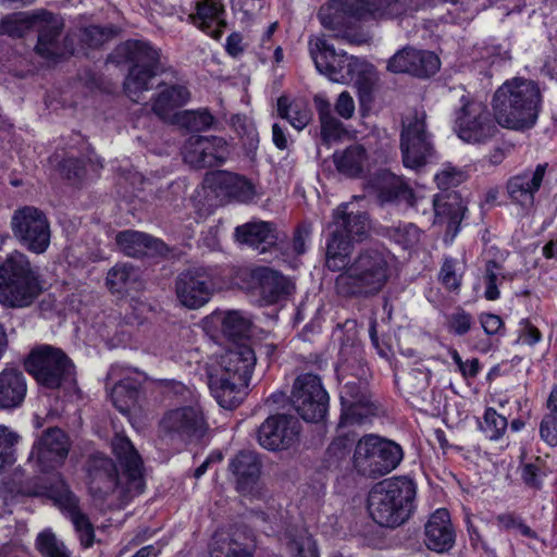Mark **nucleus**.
Here are the masks:
<instances>
[{"label":"nucleus","instance_id":"f257e3e1","mask_svg":"<svg viewBox=\"0 0 557 557\" xmlns=\"http://www.w3.org/2000/svg\"><path fill=\"white\" fill-rule=\"evenodd\" d=\"M326 267L341 271L335 280L336 294L344 298H369L377 295L391 276L387 253L380 248L360 250L350 258L351 244L346 237L330 235Z\"/></svg>","mask_w":557,"mask_h":557},{"label":"nucleus","instance_id":"f03ea898","mask_svg":"<svg viewBox=\"0 0 557 557\" xmlns=\"http://www.w3.org/2000/svg\"><path fill=\"white\" fill-rule=\"evenodd\" d=\"M541 104L542 95L537 84L521 77L506 81L496 89L492 100L496 122L510 129L534 126Z\"/></svg>","mask_w":557,"mask_h":557},{"label":"nucleus","instance_id":"7ed1b4c3","mask_svg":"<svg viewBox=\"0 0 557 557\" xmlns=\"http://www.w3.org/2000/svg\"><path fill=\"white\" fill-rule=\"evenodd\" d=\"M256 361L253 349L245 343L234 345L221 356V370L210 376L209 383L221 407L233 409L244 400Z\"/></svg>","mask_w":557,"mask_h":557},{"label":"nucleus","instance_id":"20e7f679","mask_svg":"<svg viewBox=\"0 0 557 557\" xmlns=\"http://www.w3.org/2000/svg\"><path fill=\"white\" fill-rule=\"evenodd\" d=\"M416 484L399 476L375 484L368 496V511L380 525L396 528L406 522L414 508Z\"/></svg>","mask_w":557,"mask_h":557},{"label":"nucleus","instance_id":"39448f33","mask_svg":"<svg viewBox=\"0 0 557 557\" xmlns=\"http://www.w3.org/2000/svg\"><path fill=\"white\" fill-rule=\"evenodd\" d=\"M408 5L409 0H331L320 8L319 18L335 37H345L352 18L395 17L406 12Z\"/></svg>","mask_w":557,"mask_h":557},{"label":"nucleus","instance_id":"423d86ee","mask_svg":"<svg viewBox=\"0 0 557 557\" xmlns=\"http://www.w3.org/2000/svg\"><path fill=\"white\" fill-rule=\"evenodd\" d=\"M36 28L38 41L36 52L48 60H55L63 54L59 37L63 29L60 16L46 10L32 12H14L0 20V33L10 37L20 38Z\"/></svg>","mask_w":557,"mask_h":557},{"label":"nucleus","instance_id":"0eeeda50","mask_svg":"<svg viewBox=\"0 0 557 557\" xmlns=\"http://www.w3.org/2000/svg\"><path fill=\"white\" fill-rule=\"evenodd\" d=\"M0 301L10 307L30 305L41 290L37 271L17 250L0 263Z\"/></svg>","mask_w":557,"mask_h":557},{"label":"nucleus","instance_id":"6e6552de","mask_svg":"<svg viewBox=\"0 0 557 557\" xmlns=\"http://www.w3.org/2000/svg\"><path fill=\"white\" fill-rule=\"evenodd\" d=\"M309 52L318 72L334 83L348 84L372 73L369 63L346 52H336L322 36L310 38Z\"/></svg>","mask_w":557,"mask_h":557},{"label":"nucleus","instance_id":"1a4fd4ad","mask_svg":"<svg viewBox=\"0 0 557 557\" xmlns=\"http://www.w3.org/2000/svg\"><path fill=\"white\" fill-rule=\"evenodd\" d=\"M122 49L133 64L124 81V89L132 101L138 102L141 94L152 87V79L160 70V50L143 40H128Z\"/></svg>","mask_w":557,"mask_h":557},{"label":"nucleus","instance_id":"9d476101","mask_svg":"<svg viewBox=\"0 0 557 557\" xmlns=\"http://www.w3.org/2000/svg\"><path fill=\"white\" fill-rule=\"evenodd\" d=\"M401 459L403 449L398 444L368 434L356 444L354 467L362 475L376 478L394 470Z\"/></svg>","mask_w":557,"mask_h":557},{"label":"nucleus","instance_id":"9b49d317","mask_svg":"<svg viewBox=\"0 0 557 557\" xmlns=\"http://www.w3.org/2000/svg\"><path fill=\"white\" fill-rule=\"evenodd\" d=\"M11 230L14 237L27 250L44 253L51 238L48 218L36 207L25 206L14 211L11 218Z\"/></svg>","mask_w":557,"mask_h":557},{"label":"nucleus","instance_id":"f8f14e48","mask_svg":"<svg viewBox=\"0 0 557 557\" xmlns=\"http://www.w3.org/2000/svg\"><path fill=\"white\" fill-rule=\"evenodd\" d=\"M460 96V108L456 112L455 129L458 137L471 144L485 141L493 136L494 126L486 106L472 100L462 88L455 89Z\"/></svg>","mask_w":557,"mask_h":557},{"label":"nucleus","instance_id":"ddd939ff","mask_svg":"<svg viewBox=\"0 0 557 557\" xmlns=\"http://www.w3.org/2000/svg\"><path fill=\"white\" fill-rule=\"evenodd\" d=\"M425 119L424 111H417L403 122L400 148L406 168L419 169L435 154L431 135L425 129Z\"/></svg>","mask_w":557,"mask_h":557},{"label":"nucleus","instance_id":"4468645a","mask_svg":"<svg viewBox=\"0 0 557 557\" xmlns=\"http://www.w3.org/2000/svg\"><path fill=\"white\" fill-rule=\"evenodd\" d=\"M290 403L305 421L319 422L327 412L329 394L318 375L305 373L293 384Z\"/></svg>","mask_w":557,"mask_h":557},{"label":"nucleus","instance_id":"2eb2a0df","mask_svg":"<svg viewBox=\"0 0 557 557\" xmlns=\"http://www.w3.org/2000/svg\"><path fill=\"white\" fill-rule=\"evenodd\" d=\"M25 367L38 384L58 388L70 375L72 363L61 349L44 345L30 352Z\"/></svg>","mask_w":557,"mask_h":557},{"label":"nucleus","instance_id":"dca6fc26","mask_svg":"<svg viewBox=\"0 0 557 557\" xmlns=\"http://www.w3.org/2000/svg\"><path fill=\"white\" fill-rule=\"evenodd\" d=\"M220 273L210 267H194L181 273L176 280V296L189 309H198L210 299Z\"/></svg>","mask_w":557,"mask_h":557},{"label":"nucleus","instance_id":"f3484780","mask_svg":"<svg viewBox=\"0 0 557 557\" xmlns=\"http://www.w3.org/2000/svg\"><path fill=\"white\" fill-rule=\"evenodd\" d=\"M164 438L186 443L206 430L203 413L198 404L168 410L159 423Z\"/></svg>","mask_w":557,"mask_h":557},{"label":"nucleus","instance_id":"a211bd4d","mask_svg":"<svg viewBox=\"0 0 557 557\" xmlns=\"http://www.w3.org/2000/svg\"><path fill=\"white\" fill-rule=\"evenodd\" d=\"M46 494L71 520L83 547L89 548L95 542V531L88 517L78 507V499L69 490L63 480H58L47 488Z\"/></svg>","mask_w":557,"mask_h":557},{"label":"nucleus","instance_id":"6ab92c4d","mask_svg":"<svg viewBox=\"0 0 557 557\" xmlns=\"http://www.w3.org/2000/svg\"><path fill=\"white\" fill-rule=\"evenodd\" d=\"M70 450L67 435L59 428L48 429L34 443L29 460L46 472L60 467Z\"/></svg>","mask_w":557,"mask_h":557},{"label":"nucleus","instance_id":"aec40b11","mask_svg":"<svg viewBox=\"0 0 557 557\" xmlns=\"http://www.w3.org/2000/svg\"><path fill=\"white\" fill-rule=\"evenodd\" d=\"M300 424L294 417L276 414L269 417L258 430L259 444L268 450L285 449L298 438Z\"/></svg>","mask_w":557,"mask_h":557},{"label":"nucleus","instance_id":"412c9836","mask_svg":"<svg viewBox=\"0 0 557 557\" xmlns=\"http://www.w3.org/2000/svg\"><path fill=\"white\" fill-rule=\"evenodd\" d=\"M89 491L99 498L117 493L119 498L133 497L136 494L128 493L127 482L122 485L114 462L104 456L94 457L89 469Z\"/></svg>","mask_w":557,"mask_h":557},{"label":"nucleus","instance_id":"4be33fe9","mask_svg":"<svg viewBox=\"0 0 557 557\" xmlns=\"http://www.w3.org/2000/svg\"><path fill=\"white\" fill-rule=\"evenodd\" d=\"M144 374L121 366H114L108 373V381L113 384L110 398L113 406L122 413H127L136 403L138 388L144 382Z\"/></svg>","mask_w":557,"mask_h":557},{"label":"nucleus","instance_id":"5701e85b","mask_svg":"<svg viewBox=\"0 0 557 557\" xmlns=\"http://www.w3.org/2000/svg\"><path fill=\"white\" fill-rule=\"evenodd\" d=\"M547 169V163H540L535 168H527L509 177L506 183V191L511 202L523 209L532 208Z\"/></svg>","mask_w":557,"mask_h":557},{"label":"nucleus","instance_id":"b1692460","mask_svg":"<svg viewBox=\"0 0 557 557\" xmlns=\"http://www.w3.org/2000/svg\"><path fill=\"white\" fill-rule=\"evenodd\" d=\"M187 22L209 37L220 40L227 26L226 9L222 0H197Z\"/></svg>","mask_w":557,"mask_h":557},{"label":"nucleus","instance_id":"393cba45","mask_svg":"<svg viewBox=\"0 0 557 557\" xmlns=\"http://www.w3.org/2000/svg\"><path fill=\"white\" fill-rule=\"evenodd\" d=\"M255 539L240 528L222 530L213 535L210 544L211 557H252Z\"/></svg>","mask_w":557,"mask_h":557},{"label":"nucleus","instance_id":"a878e982","mask_svg":"<svg viewBox=\"0 0 557 557\" xmlns=\"http://www.w3.org/2000/svg\"><path fill=\"white\" fill-rule=\"evenodd\" d=\"M367 187L382 203L405 202L413 206L416 201L412 189L405 181L386 170L371 176Z\"/></svg>","mask_w":557,"mask_h":557},{"label":"nucleus","instance_id":"bb28decb","mask_svg":"<svg viewBox=\"0 0 557 557\" xmlns=\"http://www.w3.org/2000/svg\"><path fill=\"white\" fill-rule=\"evenodd\" d=\"M112 450L123 467L128 493H143V462L132 442L126 436L116 434L112 441Z\"/></svg>","mask_w":557,"mask_h":557},{"label":"nucleus","instance_id":"cd10ccee","mask_svg":"<svg viewBox=\"0 0 557 557\" xmlns=\"http://www.w3.org/2000/svg\"><path fill=\"white\" fill-rule=\"evenodd\" d=\"M424 543L436 553L450 550L456 543V531L447 509L435 510L424 525Z\"/></svg>","mask_w":557,"mask_h":557},{"label":"nucleus","instance_id":"c85d7f7f","mask_svg":"<svg viewBox=\"0 0 557 557\" xmlns=\"http://www.w3.org/2000/svg\"><path fill=\"white\" fill-rule=\"evenodd\" d=\"M335 169L349 178H358L370 172L373 158L370 151L361 144H351L333 154Z\"/></svg>","mask_w":557,"mask_h":557},{"label":"nucleus","instance_id":"c756f323","mask_svg":"<svg viewBox=\"0 0 557 557\" xmlns=\"http://www.w3.org/2000/svg\"><path fill=\"white\" fill-rule=\"evenodd\" d=\"M228 469L235 478L237 491L242 494H252L261 473V461L257 454L249 450L239 451L231 459Z\"/></svg>","mask_w":557,"mask_h":557},{"label":"nucleus","instance_id":"7c9ffc66","mask_svg":"<svg viewBox=\"0 0 557 557\" xmlns=\"http://www.w3.org/2000/svg\"><path fill=\"white\" fill-rule=\"evenodd\" d=\"M349 205L342 203L333 212V222L329 225L330 235L346 237L349 242L366 234L369 222L366 213L348 211Z\"/></svg>","mask_w":557,"mask_h":557},{"label":"nucleus","instance_id":"2f4dec72","mask_svg":"<svg viewBox=\"0 0 557 557\" xmlns=\"http://www.w3.org/2000/svg\"><path fill=\"white\" fill-rule=\"evenodd\" d=\"M115 243L119 249L128 257L154 256L164 252V244L148 234L127 230L116 234Z\"/></svg>","mask_w":557,"mask_h":557},{"label":"nucleus","instance_id":"473e14b6","mask_svg":"<svg viewBox=\"0 0 557 557\" xmlns=\"http://www.w3.org/2000/svg\"><path fill=\"white\" fill-rule=\"evenodd\" d=\"M252 278L258 284L259 295L267 304L278 301L293 289V284L286 276L267 267L253 270Z\"/></svg>","mask_w":557,"mask_h":557},{"label":"nucleus","instance_id":"72a5a7b5","mask_svg":"<svg viewBox=\"0 0 557 557\" xmlns=\"http://www.w3.org/2000/svg\"><path fill=\"white\" fill-rule=\"evenodd\" d=\"M207 182L212 184L219 193L239 202H248L256 196L255 185L249 180L231 172L211 173Z\"/></svg>","mask_w":557,"mask_h":557},{"label":"nucleus","instance_id":"f704fd0d","mask_svg":"<svg viewBox=\"0 0 557 557\" xmlns=\"http://www.w3.org/2000/svg\"><path fill=\"white\" fill-rule=\"evenodd\" d=\"M27 393L25 375L15 368H4L0 372V409L20 407Z\"/></svg>","mask_w":557,"mask_h":557},{"label":"nucleus","instance_id":"c9c22d12","mask_svg":"<svg viewBox=\"0 0 557 557\" xmlns=\"http://www.w3.org/2000/svg\"><path fill=\"white\" fill-rule=\"evenodd\" d=\"M235 238L238 243L247 245L261 253L265 252L276 240L272 225L263 221L248 222L237 226Z\"/></svg>","mask_w":557,"mask_h":557},{"label":"nucleus","instance_id":"e433bc0d","mask_svg":"<svg viewBox=\"0 0 557 557\" xmlns=\"http://www.w3.org/2000/svg\"><path fill=\"white\" fill-rule=\"evenodd\" d=\"M190 99L188 89L181 85L164 86L156 96L152 103L153 112L162 120L176 119L175 111L185 106Z\"/></svg>","mask_w":557,"mask_h":557},{"label":"nucleus","instance_id":"4c0bfd02","mask_svg":"<svg viewBox=\"0 0 557 557\" xmlns=\"http://www.w3.org/2000/svg\"><path fill=\"white\" fill-rule=\"evenodd\" d=\"M280 541L292 557H319L315 542L302 525H287L280 535Z\"/></svg>","mask_w":557,"mask_h":557},{"label":"nucleus","instance_id":"58836bf2","mask_svg":"<svg viewBox=\"0 0 557 557\" xmlns=\"http://www.w3.org/2000/svg\"><path fill=\"white\" fill-rule=\"evenodd\" d=\"M139 272L129 263H117L107 274V286L113 294H125L139 286Z\"/></svg>","mask_w":557,"mask_h":557},{"label":"nucleus","instance_id":"ea45409f","mask_svg":"<svg viewBox=\"0 0 557 557\" xmlns=\"http://www.w3.org/2000/svg\"><path fill=\"white\" fill-rule=\"evenodd\" d=\"M277 114L280 117L287 120L297 131L304 129L312 116L307 103L302 101L290 102L286 96H281L277 99Z\"/></svg>","mask_w":557,"mask_h":557},{"label":"nucleus","instance_id":"a19ab883","mask_svg":"<svg viewBox=\"0 0 557 557\" xmlns=\"http://www.w3.org/2000/svg\"><path fill=\"white\" fill-rule=\"evenodd\" d=\"M250 327V318L242 311H226L221 317L222 332L228 338H243L248 335Z\"/></svg>","mask_w":557,"mask_h":557},{"label":"nucleus","instance_id":"79ce46f5","mask_svg":"<svg viewBox=\"0 0 557 557\" xmlns=\"http://www.w3.org/2000/svg\"><path fill=\"white\" fill-rule=\"evenodd\" d=\"M410 57L411 66L408 69L413 76L428 77L437 73L441 67V61L434 52L410 48Z\"/></svg>","mask_w":557,"mask_h":557},{"label":"nucleus","instance_id":"37998d69","mask_svg":"<svg viewBox=\"0 0 557 557\" xmlns=\"http://www.w3.org/2000/svg\"><path fill=\"white\" fill-rule=\"evenodd\" d=\"M435 216L442 221L448 219L449 224L460 222L463 216L465 207L461 205L456 194H447L446 196H436L433 199Z\"/></svg>","mask_w":557,"mask_h":557},{"label":"nucleus","instance_id":"c03bdc74","mask_svg":"<svg viewBox=\"0 0 557 557\" xmlns=\"http://www.w3.org/2000/svg\"><path fill=\"white\" fill-rule=\"evenodd\" d=\"M505 280H512V275L505 272L497 262L493 260L487 261L483 274L484 297L491 301L497 300L500 297L498 287Z\"/></svg>","mask_w":557,"mask_h":557},{"label":"nucleus","instance_id":"a18cd8bd","mask_svg":"<svg viewBox=\"0 0 557 557\" xmlns=\"http://www.w3.org/2000/svg\"><path fill=\"white\" fill-rule=\"evenodd\" d=\"M350 386L347 385L342 395L344 407L342 418L346 423H362L371 414L366 399L348 398Z\"/></svg>","mask_w":557,"mask_h":557},{"label":"nucleus","instance_id":"49530a36","mask_svg":"<svg viewBox=\"0 0 557 557\" xmlns=\"http://www.w3.org/2000/svg\"><path fill=\"white\" fill-rule=\"evenodd\" d=\"M207 141L203 149L205 168L222 164L228 157V147L224 138L218 136H202Z\"/></svg>","mask_w":557,"mask_h":557},{"label":"nucleus","instance_id":"de8ad7c7","mask_svg":"<svg viewBox=\"0 0 557 557\" xmlns=\"http://www.w3.org/2000/svg\"><path fill=\"white\" fill-rule=\"evenodd\" d=\"M508 428L506 417L499 414L494 408H487L480 422V429L484 435L491 441L500 440Z\"/></svg>","mask_w":557,"mask_h":557},{"label":"nucleus","instance_id":"09e8293b","mask_svg":"<svg viewBox=\"0 0 557 557\" xmlns=\"http://www.w3.org/2000/svg\"><path fill=\"white\" fill-rule=\"evenodd\" d=\"M213 121L214 117L208 110L200 109L178 113L175 122L189 131L201 132L211 127Z\"/></svg>","mask_w":557,"mask_h":557},{"label":"nucleus","instance_id":"8fccbe9b","mask_svg":"<svg viewBox=\"0 0 557 557\" xmlns=\"http://www.w3.org/2000/svg\"><path fill=\"white\" fill-rule=\"evenodd\" d=\"M430 379L429 370L412 369L403 377L401 388L410 396L422 397L429 387Z\"/></svg>","mask_w":557,"mask_h":557},{"label":"nucleus","instance_id":"3c124183","mask_svg":"<svg viewBox=\"0 0 557 557\" xmlns=\"http://www.w3.org/2000/svg\"><path fill=\"white\" fill-rule=\"evenodd\" d=\"M387 236L405 249L416 246L420 240V231L412 223H399L387 230Z\"/></svg>","mask_w":557,"mask_h":557},{"label":"nucleus","instance_id":"603ef678","mask_svg":"<svg viewBox=\"0 0 557 557\" xmlns=\"http://www.w3.org/2000/svg\"><path fill=\"white\" fill-rule=\"evenodd\" d=\"M37 547L45 557H70L64 544L50 531L38 534Z\"/></svg>","mask_w":557,"mask_h":557},{"label":"nucleus","instance_id":"864d4df0","mask_svg":"<svg viewBox=\"0 0 557 557\" xmlns=\"http://www.w3.org/2000/svg\"><path fill=\"white\" fill-rule=\"evenodd\" d=\"M206 145L208 144L202 140L201 135L190 136L183 147L185 162L195 168H205L203 149H206Z\"/></svg>","mask_w":557,"mask_h":557},{"label":"nucleus","instance_id":"5fc2aeb1","mask_svg":"<svg viewBox=\"0 0 557 557\" xmlns=\"http://www.w3.org/2000/svg\"><path fill=\"white\" fill-rule=\"evenodd\" d=\"M440 280L447 289L456 290L459 288L461 272L456 259L445 258L441 268Z\"/></svg>","mask_w":557,"mask_h":557},{"label":"nucleus","instance_id":"6e6d98bb","mask_svg":"<svg viewBox=\"0 0 557 557\" xmlns=\"http://www.w3.org/2000/svg\"><path fill=\"white\" fill-rule=\"evenodd\" d=\"M497 525L506 531L517 530L521 535L537 539V534L529 525H527L521 518L518 516L505 512L496 517Z\"/></svg>","mask_w":557,"mask_h":557},{"label":"nucleus","instance_id":"4d7b16f0","mask_svg":"<svg viewBox=\"0 0 557 557\" xmlns=\"http://www.w3.org/2000/svg\"><path fill=\"white\" fill-rule=\"evenodd\" d=\"M321 139L324 144L331 145L339 140L346 133L343 123L334 115L320 120Z\"/></svg>","mask_w":557,"mask_h":557},{"label":"nucleus","instance_id":"13d9d810","mask_svg":"<svg viewBox=\"0 0 557 557\" xmlns=\"http://www.w3.org/2000/svg\"><path fill=\"white\" fill-rule=\"evenodd\" d=\"M18 436L0 425V472L5 465L12 463L13 446L17 443Z\"/></svg>","mask_w":557,"mask_h":557},{"label":"nucleus","instance_id":"bf43d9fd","mask_svg":"<svg viewBox=\"0 0 557 557\" xmlns=\"http://www.w3.org/2000/svg\"><path fill=\"white\" fill-rule=\"evenodd\" d=\"M539 433L541 440L549 447L557 446V413L548 412L543 416Z\"/></svg>","mask_w":557,"mask_h":557},{"label":"nucleus","instance_id":"052dcab7","mask_svg":"<svg viewBox=\"0 0 557 557\" xmlns=\"http://www.w3.org/2000/svg\"><path fill=\"white\" fill-rule=\"evenodd\" d=\"M465 173L451 166L444 168L435 175V182L441 189H449L450 187L458 186L465 181Z\"/></svg>","mask_w":557,"mask_h":557},{"label":"nucleus","instance_id":"680f3d73","mask_svg":"<svg viewBox=\"0 0 557 557\" xmlns=\"http://www.w3.org/2000/svg\"><path fill=\"white\" fill-rule=\"evenodd\" d=\"M472 325V317L470 313L458 310L451 313L448 318V329L457 335H465L469 332Z\"/></svg>","mask_w":557,"mask_h":557},{"label":"nucleus","instance_id":"e2e57ef3","mask_svg":"<svg viewBox=\"0 0 557 557\" xmlns=\"http://www.w3.org/2000/svg\"><path fill=\"white\" fill-rule=\"evenodd\" d=\"M112 35L110 29L98 25H91L84 29L83 40L90 47H97L106 42Z\"/></svg>","mask_w":557,"mask_h":557},{"label":"nucleus","instance_id":"0e129e2a","mask_svg":"<svg viewBox=\"0 0 557 557\" xmlns=\"http://www.w3.org/2000/svg\"><path fill=\"white\" fill-rule=\"evenodd\" d=\"M410 47H406L396 52L388 61L387 70L393 73H408L411 66Z\"/></svg>","mask_w":557,"mask_h":557},{"label":"nucleus","instance_id":"69168bd1","mask_svg":"<svg viewBox=\"0 0 557 557\" xmlns=\"http://www.w3.org/2000/svg\"><path fill=\"white\" fill-rule=\"evenodd\" d=\"M253 519L255 525L260 527L264 533L275 532V529L284 522V517L282 513L273 512H259L255 515Z\"/></svg>","mask_w":557,"mask_h":557},{"label":"nucleus","instance_id":"338daca9","mask_svg":"<svg viewBox=\"0 0 557 557\" xmlns=\"http://www.w3.org/2000/svg\"><path fill=\"white\" fill-rule=\"evenodd\" d=\"M518 341L522 344L533 346L542 339V334L529 320L522 319L519 323Z\"/></svg>","mask_w":557,"mask_h":557},{"label":"nucleus","instance_id":"774afa93","mask_svg":"<svg viewBox=\"0 0 557 557\" xmlns=\"http://www.w3.org/2000/svg\"><path fill=\"white\" fill-rule=\"evenodd\" d=\"M311 225L301 224L295 232L293 237L292 247L296 255H302L306 252L308 245L311 239Z\"/></svg>","mask_w":557,"mask_h":557}]
</instances>
